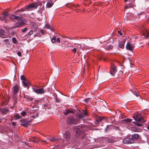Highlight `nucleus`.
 <instances>
[{
    "mask_svg": "<svg viewBox=\"0 0 149 149\" xmlns=\"http://www.w3.org/2000/svg\"><path fill=\"white\" fill-rule=\"evenodd\" d=\"M36 35L38 36H40V34L39 33H37Z\"/></svg>",
    "mask_w": 149,
    "mask_h": 149,
    "instance_id": "nucleus-61",
    "label": "nucleus"
},
{
    "mask_svg": "<svg viewBox=\"0 0 149 149\" xmlns=\"http://www.w3.org/2000/svg\"><path fill=\"white\" fill-rule=\"evenodd\" d=\"M125 42V41H123L120 42V43L119 44V47L121 49H123L124 47Z\"/></svg>",
    "mask_w": 149,
    "mask_h": 149,
    "instance_id": "nucleus-24",
    "label": "nucleus"
},
{
    "mask_svg": "<svg viewBox=\"0 0 149 149\" xmlns=\"http://www.w3.org/2000/svg\"><path fill=\"white\" fill-rule=\"evenodd\" d=\"M131 130L135 132H139L141 131V129L140 128L135 126L132 127Z\"/></svg>",
    "mask_w": 149,
    "mask_h": 149,
    "instance_id": "nucleus-17",
    "label": "nucleus"
},
{
    "mask_svg": "<svg viewBox=\"0 0 149 149\" xmlns=\"http://www.w3.org/2000/svg\"><path fill=\"white\" fill-rule=\"evenodd\" d=\"M17 54L18 55V56H22L21 53L19 51H18L17 52Z\"/></svg>",
    "mask_w": 149,
    "mask_h": 149,
    "instance_id": "nucleus-54",
    "label": "nucleus"
},
{
    "mask_svg": "<svg viewBox=\"0 0 149 149\" xmlns=\"http://www.w3.org/2000/svg\"><path fill=\"white\" fill-rule=\"evenodd\" d=\"M56 41H57V42L59 43L60 42V39L59 38H57V39L56 40Z\"/></svg>",
    "mask_w": 149,
    "mask_h": 149,
    "instance_id": "nucleus-55",
    "label": "nucleus"
},
{
    "mask_svg": "<svg viewBox=\"0 0 149 149\" xmlns=\"http://www.w3.org/2000/svg\"><path fill=\"white\" fill-rule=\"evenodd\" d=\"M139 138V134H132V138L134 140V139H137Z\"/></svg>",
    "mask_w": 149,
    "mask_h": 149,
    "instance_id": "nucleus-21",
    "label": "nucleus"
},
{
    "mask_svg": "<svg viewBox=\"0 0 149 149\" xmlns=\"http://www.w3.org/2000/svg\"><path fill=\"white\" fill-rule=\"evenodd\" d=\"M33 31L31 30L26 35L27 36H29L32 35L33 33Z\"/></svg>",
    "mask_w": 149,
    "mask_h": 149,
    "instance_id": "nucleus-38",
    "label": "nucleus"
},
{
    "mask_svg": "<svg viewBox=\"0 0 149 149\" xmlns=\"http://www.w3.org/2000/svg\"><path fill=\"white\" fill-rule=\"evenodd\" d=\"M80 5L79 4H77V5H73V7L74 8H78L79 7H80Z\"/></svg>",
    "mask_w": 149,
    "mask_h": 149,
    "instance_id": "nucleus-48",
    "label": "nucleus"
},
{
    "mask_svg": "<svg viewBox=\"0 0 149 149\" xmlns=\"http://www.w3.org/2000/svg\"><path fill=\"white\" fill-rule=\"evenodd\" d=\"M118 33L121 36H122L123 34L122 33H121L120 31H118Z\"/></svg>",
    "mask_w": 149,
    "mask_h": 149,
    "instance_id": "nucleus-53",
    "label": "nucleus"
},
{
    "mask_svg": "<svg viewBox=\"0 0 149 149\" xmlns=\"http://www.w3.org/2000/svg\"><path fill=\"white\" fill-rule=\"evenodd\" d=\"M21 79L23 81L26 80L25 77L23 75H21Z\"/></svg>",
    "mask_w": 149,
    "mask_h": 149,
    "instance_id": "nucleus-40",
    "label": "nucleus"
},
{
    "mask_svg": "<svg viewBox=\"0 0 149 149\" xmlns=\"http://www.w3.org/2000/svg\"><path fill=\"white\" fill-rule=\"evenodd\" d=\"M40 32L43 35H44L45 34V32L43 30L41 29L40 31Z\"/></svg>",
    "mask_w": 149,
    "mask_h": 149,
    "instance_id": "nucleus-51",
    "label": "nucleus"
},
{
    "mask_svg": "<svg viewBox=\"0 0 149 149\" xmlns=\"http://www.w3.org/2000/svg\"><path fill=\"white\" fill-rule=\"evenodd\" d=\"M22 82L25 87H26L28 88H29L28 81L26 80L23 81Z\"/></svg>",
    "mask_w": 149,
    "mask_h": 149,
    "instance_id": "nucleus-25",
    "label": "nucleus"
},
{
    "mask_svg": "<svg viewBox=\"0 0 149 149\" xmlns=\"http://www.w3.org/2000/svg\"><path fill=\"white\" fill-rule=\"evenodd\" d=\"M44 3V1H37L34 2L26 5L20 9L17 10L19 12H23L24 11H30L36 9L39 6H41L42 3Z\"/></svg>",
    "mask_w": 149,
    "mask_h": 149,
    "instance_id": "nucleus-1",
    "label": "nucleus"
},
{
    "mask_svg": "<svg viewBox=\"0 0 149 149\" xmlns=\"http://www.w3.org/2000/svg\"><path fill=\"white\" fill-rule=\"evenodd\" d=\"M17 22L13 26V28H18L24 26L25 22L23 20L18 19Z\"/></svg>",
    "mask_w": 149,
    "mask_h": 149,
    "instance_id": "nucleus-6",
    "label": "nucleus"
},
{
    "mask_svg": "<svg viewBox=\"0 0 149 149\" xmlns=\"http://www.w3.org/2000/svg\"><path fill=\"white\" fill-rule=\"evenodd\" d=\"M32 89L33 92L38 94H43L45 93V91L43 88H40L38 86H33Z\"/></svg>",
    "mask_w": 149,
    "mask_h": 149,
    "instance_id": "nucleus-5",
    "label": "nucleus"
},
{
    "mask_svg": "<svg viewBox=\"0 0 149 149\" xmlns=\"http://www.w3.org/2000/svg\"><path fill=\"white\" fill-rule=\"evenodd\" d=\"M135 6V5L134 3H130L128 5H126V6L124 8L125 9H127L131 8H133V7Z\"/></svg>",
    "mask_w": 149,
    "mask_h": 149,
    "instance_id": "nucleus-16",
    "label": "nucleus"
},
{
    "mask_svg": "<svg viewBox=\"0 0 149 149\" xmlns=\"http://www.w3.org/2000/svg\"><path fill=\"white\" fill-rule=\"evenodd\" d=\"M24 97L26 99L29 100V101H32L34 99L31 97L30 96L28 95H24Z\"/></svg>",
    "mask_w": 149,
    "mask_h": 149,
    "instance_id": "nucleus-23",
    "label": "nucleus"
},
{
    "mask_svg": "<svg viewBox=\"0 0 149 149\" xmlns=\"http://www.w3.org/2000/svg\"><path fill=\"white\" fill-rule=\"evenodd\" d=\"M132 120L130 118H127L123 120L126 123H130L132 121Z\"/></svg>",
    "mask_w": 149,
    "mask_h": 149,
    "instance_id": "nucleus-31",
    "label": "nucleus"
},
{
    "mask_svg": "<svg viewBox=\"0 0 149 149\" xmlns=\"http://www.w3.org/2000/svg\"><path fill=\"white\" fill-rule=\"evenodd\" d=\"M20 122L21 123H23L21 124V125L24 126L25 127H27L31 122V121L30 120H26L24 119H22Z\"/></svg>",
    "mask_w": 149,
    "mask_h": 149,
    "instance_id": "nucleus-9",
    "label": "nucleus"
},
{
    "mask_svg": "<svg viewBox=\"0 0 149 149\" xmlns=\"http://www.w3.org/2000/svg\"><path fill=\"white\" fill-rule=\"evenodd\" d=\"M127 1V0H124V1L125 2H126Z\"/></svg>",
    "mask_w": 149,
    "mask_h": 149,
    "instance_id": "nucleus-62",
    "label": "nucleus"
},
{
    "mask_svg": "<svg viewBox=\"0 0 149 149\" xmlns=\"http://www.w3.org/2000/svg\"><path fill=\"white\" fill-rule=\"evenodd\" d=\"M75 9H74V11H76V12L77 11H79V9L78 8H75Z\"/></svg>",
    "mask_w": 149,
    "mask_h": 149,
    "instance_id": "nucleus-56",
    "label": "nucleus"
},
{
    "mask_svg": "<svg viewBox=\"0 0 149 149\" xmlns=\"http://www.w3.org/2000/svg\"><path fill=\"white\" fill-rule=\"evenodd\" d=\"M64 137L68 141L70 139V134L68 131L66 132L64 134Z\"/></svg>",
    "mask_w": 149,
    "mask_h": 149,
    "instance_id": "nucleus-14",
    "label": "nucleus"
},
{
    "mask_svg": "<svg viewBox=\"0 0 149 149\" xmlns=\"http://www.w3.org/2000/svg\"><path fill=\"white\" fill-rule=\"evenodd\" d=\"M86 1H87V2H86V3H90V1H88V0H86Z\"/></svg>",
    "mask_w": 149,
    "mask_h": 149,
    "instance_id": "nucleus-60",
    "label": "nucleus"
},
{
    "mask_svg": "<svg viewBox=\"0 0 149 149\" xmlns=\"http://www.w3.org/2000/svg\"><path fill=\"white\" fill-rule=\"evenodd\" d=\"M71 51L73 53H75L77 51V49L75 48H74L72 49Z\"/></svg>",
    "mask_w": 149,
    "mask_h": 149,
    "instance_id": "nucleus-47",
    "label": "nucleus"
},
{
    "mask_svg": "<svg viewBox=\"0 0 149 149\" xmlns=\"http://www.w3.org/2000/svg\"><path fill=\"white\" fill-rule=\"evenodd\" d=\"M5 31L2 29H0V37L2 38H5Z\"/></svg>",
    "mask_w": 149,
    "mask_h": 149,
    "instance_id": "nucleus-20",
    "label": "nucleus"
},
{
    "mask_svg": "<svg viewBox=\"0 0 149 149\" xmlns=\"http://www.w3.org/2000/svg\"><path fill=\"white\" fill-rule=\"evenodd\" d=\"M74 112L73 111L70 110H65L63 112L64 114L65 115H67L69 114L70 113H74Z\"/></svg>",
    "mask_w": 149,
    "mask_h": 149,
    "instance_id": "nucleus-26",
    "label": "nucleus"
},
{
    "mask_svg": "<svg viewBox=\"0 0 149 149\" xmlns=\"http://www.w3.org/2000/svg\"><path fill=\"white\" fill-rule=\"evenodd\" d=\"M133 94L135 95L136 97H138L139 95V93L138 91H135L133 92Z\"/></svg>",
    "mask_w": 149,
    "mask_h": 149,
    "instance_id": "nucleus-36",
    "label": "nucleus"
},
{
    "mask_svg": "<svg viewBox=\"0 0 149 149\" xmlns=\"http://www.w3.org/2000/svg\"><path fill=\"white\" fill-rule=\"evenodd\" d=\"M2 18L4 19L3 20H6V17L3 15V16L2 17Z\"/></svg>",
    "mask_w": 149,
    "mask_h": 149,
    "instance_id": "nucleus-52",
    "label": "nucleus"
},
{
    "mask_svg": "<svg viewBox=\"0 0 149 149\" xmlns=\"http://www.w3.org/2000/svg\"><path fill=\"white\" fill-rule=\"evenodd\" d=\"M84 125H81V128L77 127L76 133L75 134V136L77 138H81L82 139L86 137V134H84L85 130L83 128H84Z\"/></svg>",
    "mask_w": 149,
    "mask_h": 149,
    "instance_id": "nucleus-2",
    "label": "nucleus"
},
{
    "mask_svg": "<svg viewBox=\"0 0 149 149\" xmlns=\"http://www.w3.org/2000/svg\"><path fill=\"white\" fill-rule=\"evenodd\" d=\"M79 120L76 117L70 116L68 117L67 123L68 124L76 125L78 124Z\"/></svg>",
    "mask_w": 149,
    "mask_h": 149,
    "instance_id": "nucleus-3",
    "label": "nucleus"
},
{
    "mask_svg": "<svg viewBox=\"0 0 149 149\" xmlns=\"http://www.w3.org/2000/svg\"><path fill=\"white\" fill-rule=\"evenodd\" d=\"M85 11V9L84 8H83L82 9L80 8V9H79V11H77L76 12H84Z\"/></svg>",
    "mask_w": 149,
    "mask_h": 149,
    "instance_id": "nucleus-39",
    "label": "nucleus"
},
{
    "mask_svg": "<svg viewBox=\"0 0 149 149\" xmlns=\"http://www.w3.org/2000/svg\"><path fill=\"white\" fill-rule=\"evenodd\" d=\"M9 18L11 20H13L14 19H21V17L19 16H16L14 15H10Z\"/></svg>",
    "mask_w": 149,
    "mask_h": 149,
    "instance_id": "nucleus-18",
    "label": "nucleus"
},
{
    "mask_svg": "<svg viewBox=\"0 0 149 149\" xmlns=\"http://www.w3.org/2000/svg\"><path fill=\"white\" fill-rule=\"evenodd\" d=\"M38 113H36V116H34V115L31 116L30 117L33 118H36L38 117Z\"/></svg>",
    "mask_w": 149,
    "mask_h": 149,
    "instance_id": "nucleus-41",
    "label": "nucleus"
},
{
    "mask_svg": "<svg viewBox=\"0 0 149 149\" xmlns=\"http://www.w3.org/2000/svg\"><path fill=\"white\" fill-rule=\"evenodd\" d=\"M117 71L116 67L114 65L112 64L110 69V73L114 76Z\"/></svg>",
    "mask_w": 149,
    "mask_h": 149,
    "instance_id": "nucleus-8",
    "label": "nucleus"
},
{
    "mask_svg": "<svg viewBox=\"0 0 149 149\" xmlns=\"http://www.w3.org/2000/svg\"><path fill=\"white\" fill-rule=\"evenodd\" d=\"M147 129H148V130H149V126H148V127H147Z\"/></svg>",
    "mask_w": 149,
    "mask_h": 149,
    "instance_id": "nucleus-63",
    "label": "nucleus"
},
{
    "mask_svg": "<svg viewBox=\"0 0 149 149\" xmlns=\"http://www.w3.org/2000/svg\"><path fill=\"white\" fill-rule=\"evenodd\" d=\"M56 101L57 102H59L60 101V100L58 99L57 98L56 99Z\"/></svg>",
    "mask_w": 149,
    "mask_h": 149,
    "instance_id": "nucleus-57",
    "label": "nucleus"
},
{
    "mask_svg": "<svg viewBox=\"0 0 149 149\" xmlns=\"http://www.w3.org/2000/svg\"><path fill=\"white\" fill-rule=\"evenodd\" d=\"M54 2L53 0H49L47 2L46 7L49 8L51 7L54 4Z\"/></svg>",
    "mask_w": 149,
    "mask_h": 149,
    "instance_id": "nucleus-13",
    "label": "nucleus"
},
{
    "mask_svg": "<svg viewBox=\"0 0 149 149\" xmlns=\"http://www.w3.org/2000/svg\"><path fill=\"white\" fill-rule=\"evenodd\" d=\"M91 99V98H88L84 100V101L87 103L88 102V101L90 100Z\"/></svg>",
    "mask_w": 149,
    "mask_h": 149,
    "instance_id": "nucleus-49",
    "label": "nucleus"
},
{
    "mask_svg": "<svg viewBox=\"0 0 149 149\" xmlns=\"http://www.w3.org/2000/svg\"><path fill=\"white\" fill-rule=\"evenodd\" d=\"M31 140L33 142H36V140L35 139V137H32V138L31 139Z\"/></svg>",
    "mask_w": 149,
    "mask_h": 149,
    "instance_id": "nucleus-46",
    "label": "nucleus"
},
{
    "mask_svg": "<svg viewBox=\"0 0 149 149\" xmlns=\"http://www.w3.org/2000/svg\"><path fill=\"white\" fill-rule=\"evenodd\" d=\"M3 15L6 17L7 16L9 15V14L8 13V12H6V13H5L4 14H2Z\"/></svg>",
    "mask_w": 149,
    "mask_h": 149,
    "instance_id": "nucleus-50",
    "label": "nucleus"
},
{
    "mask_svg": "<svg viewBox=\"0 0 149 149\" xmlns=\"http://www.w3.org/2000/svg\"><path fill=\"white\" fill-rule=\"evenodd\" d=\"M3 43L5 45L7 44H9V40L8 39H4L3 41Z\"/></svg>",
    "mask_w": 149,
    "mask_h": 149,
    "instance_id": "nucleus-30",
    "label": "nucleus"
},
{
    "mask_svg": "<svg viewBox=\"0 0 149 149\" xmlns=\"http://www.w3.org/2000/svg\"><path fill=\"white\" fill-rule=\"evenodd\" d=\"M9 111V110L6 107L3 108L1 109V112L4 114H6Z\"/></svg>",
    "mask_w": 149,
    "mask_h": 149,
    "instance_id": "nucleus-19",
    "label": "nucleus"
},
{
    "mask_svg": "<svg viewBox=\"0 0 149 149\" xmlns=\"http://www.w3.org/2000/svg\"><path fill=\"white\" fill-rule=\"evenodd\" d=\"M27 30H28L27 28L26 27V28H25L24 29H21V31L23 33H24L26 32Z\"/></svg>",
    "mask_w": 149,
    "mask_h": 149,
    "instance_id": "nucleus-37",
    "label": "nucleus"
},
{
    "mask_svg": "<svg viewBox=\"0 0 149 149\" xmlns=\"http://www.w3.org/2000/svg\"><path fill=\"white\" fill-rule=\"evenodd\" d=\"M12 124L13 125H15L16 124V123L15 122H13L12 123Z\"/></svg>",
    "mask_w": 149,
    "mask_h": 149,
    "instance_id": "nucleus-59",
    "label": "nucleus"
},
{
    "mask_svg": "<svg viewBox=\"0 0 149 149\" xmlns=\"http://www.w3.org/2000/svg\"><path fill=\"white\" fill-rule=\"evenodd\" d=\"M77 118L79 119L82 118L84 117V115L81 112L80 114L77 115Z\"/></svg>",
    "mask_w": 149,
    "mask_h": 149,
    "instance_id": "nucleus-27",
    "label": "nucleus"
},
{
    "mask_svg": "<svg viewBox=\"0 0 149 149\" xmlns=\"http://www.w3.org/2000/svg\"><path fill=\"white\" fill-rule=\"evenodd\" d=\"M133 123L134 125L139 127H141L142 125L141 124L136 122H133Z\"/></svg>",
    "mask_w": 149,
    "mask_h": 149,
    "instance_id": "nucleus-33",
    "label": "nucleus"
},
{
    "mask_svg": "<svg viewBox=\"0 0 149 149\" xmlns=\"http://www.w3.org/2000/svg\"><path fill=\"white\" fill-rule=\"evenodd\" d=\"M133 118L136 121L140 122L141 123H144L145 121L143 119V118L141 114L139 112H138L135 113L133 116Z\"/></svg>",
    "mask_w": 149,
    "mask_h": 149,
    "instance_id": "nucleus-4",
    "label": "nucleus"
},
{
    "mask_svg": "<svg viewBox=\"0 0 149 149\" xmlns=\"http://www.w3.org/2000/svg\"><path fill=\"white\" fill-rule=\"evenodd\" d=\"M81 112L84 115V117L85 116H88V113L87 110H82Z\"/></svg>",
    "mask_w": 149,
    "mask_h": 149,
    "instance_id": "nucleus-29",
    "label": "nucleus"
},
{
    "mask_svg": "<svg viewBox=\"0 0 149 149\" xmlns=\"http://www.w3.org/2000/svg\"><path fill=\"white\" fill-rule=\"evenodd\" d=\"M49 106L47 104H44L43 105V107L45 109H47L49 108Z\"/></svg>",
    "mask_w": 149,
    "mask_h": 149,
    "instance_id": "nucleus-43",
    "label": "nucleus"
},
{
    "mask_svg": "<svg viewBox=\"0 0 149 149\" xmlns=\"http://www.w3.org/2000/svg\"><path fill=\"white\" fill-rule=\"evenodd\" d=\"M113 47L112 45H107L105 46V48L106 50H110L112 49Z\"/></svg>",
    "mask_w": 149,
    "mask_h": 149,
    "instance_id": "nucleus-22",
    "label": "nucleus"
},
{
    "mask_svg": "<svg viewBox=\"0 0 149 149\" xmlns=\"http://www.w3.org/2000/svg\"><path fill=\"white\" fill-rule=\"evenodd\" d=\"M3 19H4L2 18V17H0V20H3Z\"/></svg>",
    "mask_w": 149,
    "mask_h": 149,
    "instance_id": "nucleus-58",
    "label": "nucleus"
},
{
    "mask_svg": "<svg viewBox=\"0 0 149 149\" xmlns=\"http://www.w3.org/2000/svg\"><path fill=\"white\" fill-rule=\"evenodd\" d=\"M19 91V87L17 85H16L13 86V96H14L17 94L18 92Z\"/></svg>",
    "mask_w": 149,
    "mask_h": 149,
    "instance_id": "nucleus-11",
    "label": "nucleus"
},
{
    "mask_svg": "<svg viewBox=\"0 0 149 149\" xmlns=\"http://www.w3.org/2000/svg\"><path fill=\"white\" fill-rule=\"evenodd\" d=\"M45 28L46 29H49L51 30L52 31H53V29H52L51 26L50 24H47L45 25Z\"/></svg>",
    "mask_w": 149,
    "mask_h": 149,
    "instance_id": "nucleus-28",
    "label": "nucleus"
},
{
    "mask_svg": "<svg viewBox=\"0 0 149 149\" xmlns=\"http://www.w3.org/2000/svg\"><path fill=\"white\" fill-rule=\"evenodd\" d=\"M26 114V112L24 111H22L21 113V115L23 116H24Z\"/></svg>",
    "mask_w": 149,
    "mask_h": 149,
    "instance_id": "nucleus-42",
    "label": "nucleus"
},
{
    "mask_svg": "<svg viewBox=\"0 0 149 149\" xmlns=\"http://www.w3.org/2000/svg\"><path fill=\"white\" fill-rule=\"evenodd\" d=\"M59 139L57 138L52 137L50 138V140L52 141H58Z\"/></svg>",
    "mask_w": 149,
    "mask_h": 149,
    "instance_id": "nucleus-32",
    "label": "nucleus"
},
{
    "mask_svg": "<svg viewBox=\"0 0 149 149\" xmlns=\"http://www.w3.org/2000/svg\"><path fill=\"white\" fill-rule=\"evenodd\" d=\"M143 35L146 38H147L148 37H149V31L146 29H144L143 31Z\"/></svg>",
    "mask_w": 149,
    "mask_h": 149,
    "instance_id": "nucleus-15",
    "label": "nucleus"
},
{
    "mask_svg": "<svg viewBox=\"0 0 149 149\" xmlns=\"http://www.w3.org/2000/svg\"><path fill=\"white\" fill-rule=\"evenodd\" d=\"M16 119H19L21 118V117L18 114H16L15 116Z\"/></svg>",
    "mask_w": 149,
    "mask_h": 149,
    "instance_id": "nucleus-45",
    "label": "nucleus"
},
{
    "mask_svg": "<svg viewBox=\"0 0 149 149\" xmlns=\"http://www.w3.org/2000/svg\"><path fill=\"white\" fill-rule=\"evenodd\" d=\"M12 40L13 43L15 44H17V41L15 38L13 37L12 39Z\"/></svg>",
    "mask_w": 149,
    "mask_h": 149,
    "instance_id": "nucleus-35",
    "label": "nucleus"
},
{
    "mask_svg": "<svg viewBox=\"0 0 149 149\" xmlns=\"http://www.w3.org/2000/svg\"><path fill=\"white\" fill-rule=\"evenodd\" d=\"M52 42L53 43L56 42V37L55 36H54L53 37L51 40Z\"/></svg>",
    "mask_w": 149,
    "mask_h": 149,
    "instance_id": "nucleus-34",
    "label": "nucleus"
},
{
    "mask_svg": "<svg viewBox=\"0 0 149 149\" xmlns=\"http://www.w3.org/2000/svg\"><path fill=\"white\" fill-rule=\"evenodd\" d=\"M134 142V140L128 137H126L124 138L123 140V142L125 144H128L130 143H133Z\"/></svg>",
    "mask_w": 149,
    "mask_h": 149,
    "instance_id": "nucleus-7",
    "label": "nucleus"
},
{
    "mask_svg": "<svg viewBox=\"0 0 149 149\" xmlns=\"http://www.w3.org/2000/svg\"><path fill=\"white\" fill-rule=\"evenodd\" d=\"M105 140L107 143H113L116 141L115 138L113 136L111 137H106L104 139Z\"/></svg>",
    "mask_w": 149,
    "mask_h": 149,
    "instance_id": "nucleus-10",
    "label": "nucleus"
},
{
    "mask_svg": "<svg viewBox=\"0 0 149 149\" xmlns=\"http://www.w3.org/2000/svg\"><path fill=\"white\" fill-rule=\"evenodd\" d=\"M103 118L102 117H99L98 118H97V119L96 120V121L98 122L99 121H100L103 120Z\"/></svg>",
    "mask_w": 149,
    "mask_h": 149,
    "instance_id": "nucleus-44",
    "label": "nucleus"
},
{
    "mask_svg": "<svg viewBox=\"0 0 149 149\" xmlns=\"http://www.w3.org/2000/svg\"><path fill=\"white\" fill-rule=\"evenodd\" d=\"M126 47L127 49L131 51H132L134 49V46L131 44L130 42H128L127 43Z\"/></svg>",
    "mask_w": 149,
    "mask_h": 149,
    "instance_id": "nucleus-12",
    "label": "nucleus"
}]
</instances>
